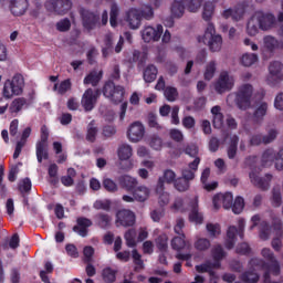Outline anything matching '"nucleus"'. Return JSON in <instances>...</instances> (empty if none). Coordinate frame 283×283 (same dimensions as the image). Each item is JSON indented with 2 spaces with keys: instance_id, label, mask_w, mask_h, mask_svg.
<instances>
[{
  "instance_id": "nucleus-1",
  "label": "nucleus",
  "mask_w": 283,
  "mask_h": 283,
  "mask_svg": "<svg viewBox=\"0 0 283 283\" xmlns=\"http://www.w3.org/2000/svg\"><path fill=\"white\" fill-rule=\"evenodd\" d=\"M261 255L264 260H268L269 263L264 262L262 259L254 258L250 260L249 266L253 269V271H258V269L266 271L263 275V282L271 283V274L280 275V262H277L275 254L269 248H263L261 250Z\"/></svg>"
},
{
  "instance_id": "nucleus-2",
  "label": "nucleus",
  "mask_w": 283,
  "mask_h": 283,
  "mask_svg": "<svg viewBox=\"0 0 283 283\" xmlns=\"http://www.w3.org/2000/svg\"><path fill=\"white\" fill-rule=\"evenodd\" d=\"M253 85L242 84L237 93H231L227 97L228 105H233L235 101L239 109H249L251 107V101H253Z\"/></svg>"
},
{
  "instance_id": "nucleus-3",
  "label": "nucleus",
  "mask_w": 283,
  "mask_h": 283,
  "mask_svg": "<svg viewBox=\"0 0 283 283\" xmlns=\"http://www.w3.org/2000/svg\"><path fill=\"white\" fill-rule=\"evenodd\" d=\"M24 88L25 80L23 78V75L15 74L12 76V78H9L4 82L2 88V96L7 99L14 98V96H21Z\"/></svg>"
},
{
  "instance_id": "nucleus-4",
  "label": "nucleus",
  "mask_w": 283,
  "mask_h": 283,
  "mask_svg": "<svg viewBox=\"0 0 283 283\" xmlns=\"http://www.w3.org/2000/svg\"><path fill=\"white\" fill-rule=\"evenodd\" d=\"M198 42L208 45L210 52H220L222 50V35L216 33L213 23H208L203 36H199Z\"/></svg>"
},
{
  "instance_id": "nucleus-5",
  "label": "nucleus",
  "mask_w": 283,
  "mask_h": 283,
  "mask_svg": "<svg viewBox=\"0 0 283 283\" xmlns=\"http://www.w3.org/2000/svg\"><path fill=\"white\" fill-rule=\"evenodd\" d=\"M224 255L226 253L222 245H216L212 249V258L214 263L206 262L200 265H196L197 273H209L210 275H213V269H220V260H222Z\"/></svg>"
},
{
  "instance_id": "nucleus-6",
  "label": "nucleus",
  "mask_w": 283,
  "mask_h": 283,
  "mask_svg": "<svg viewBox=\"0 0 283 283\" xmlns=\"http://www.w3.org/2000/svg\"><path fill=\"white\" fill-rule=\"evenodd\" d=\"M247 224V221H244V219H239L238 221V228H235V226H231L228 228L227 231V238H226V248L228 249H233V247H235V242H237V237L239 235V238H244V227Z\"/></svg>"
},
{
  "instance_id": "nucleus-7",
  "label": "nucleus",
  "mask_w": 283,
  "mask_h": 283,
  "mask_svg": "<svg viewBox=\"0 0 283 283\" xmlns=\"http://www.w3.org/2000/svg\"><path fill=\"white\" fill-rule=\"evenodd\" d=\"M103 94L105 98L112 101V103H123L125 98V87L114 84V82H108L104 85Z\"/></svg>"
},
{
  "instance_id": "nucleus-8",
  "label": "nucleus",
  "mask_w": 283,
  "mask_h": 283,
  "mask_svg": "<svg viewBox=\"0 0 283 283\" xmlns=\"http://www.w3.org/2000/svg\"><path fill=\"white\" fill-rule=\"evenodd\" d=\"M44 8H46L48 12L63 17L72 10V0H46Z\"/></svg>"
},
{
  "instance_id": "nucleus-9",
  "label": "nucleus",
  "mask_w": 283,
  "mask_h": 283,
  "mask_svg": "<svg viewBox=\"0 0 283 283\" xmlns=\"http://www.w3.org/2000/svg\"><path fill=\"white\" fill-rule=\"evenodd\" d=\"M235 85V77L229 74V72H221L218 80L214 83V90L218 94H224V92H231V88Z\"/></svg>"
},
{
  "instance_id": "nucleus-10",
  "label": "nucleus",
  "mask_w": 283,
  "mask_h": 283,
  "mask_svg": "<svg viewBox=\"0 0 283 283\" xmlns=\"http://www.w3.org/2000/svg\"><path fill=\"white\" fill-rule=\"evenodd\" d=\"M250 182L261 189L262 191H269L271 188V180H273V175L265 174L263 177L260 176V172L251 170L249 174Z\"/></svg>"
},
{
  "instance_id": "nucleus-11",
  "label": "nucleus",
  "mask_w": 283,
  "mask_h": 283,
  "mask_svg": "<svg viewBox=\"0 0 283 283\" xmlns=\"http://www.w3.org/2000/svg\"><path fill=\"white\" fill-rule=\"evenodd\" d=\"M163 24L146 25L140 31L142 39L145 43H151L156 41H160V36H163Z\"/></svg>"
},
{
  "instance_id": "nucleus-12",
  "label": "nucleus",
  "mask_w": 283,
  "mask_h": 283,
  "mask_svg": "<svg viewBox=\"0 0 283 283\" xmlns=\"http://www.w3.org/2000/svg\"><path fill=\"white\" fill-rule=\"evenodd\" d=\"M101 96L99 90L87 88L82 95L81 105L85 112H92L94 107H96V103H98V98Z\"/></svg>"
},
{
  "instance_id": "nucleus-13",
  "label": "nucleus",
  "mask_w": 283,
  "mask_h": 283,
  "mask_svg": "<svg viewBox=\"0 0 283 283\" xmlns=\"http://www.w3.org/2000/svg\"><path fill=\"white\" fill-rule=\"evenodd\" d=\"M50 133L46 126L41 127V140L36 143V158L39 163L48 160V138Z\"/></svg>"
},
{
  "instance_id": "nucleus-14",
  "label": "nucleus",
  "mask_w": 283,
  "mask_h": 283,
  "mask_svg": "<svg viewBox=\"0 0 283 283\" xmlns=\"http://www.w3.org/2000/svg\"><path fill=\"white\" fill-rule=\"evenodd\" d=\"M126 136L129 143H140L145 138V125L140 122L132 123L127 128Z\"/></svg>"
},
{
  "instance_id": "nucleus-15",
  "label": "nucleus",
  "mask_w": 283,
  "mask_h": 283,
  "mask_svg": "<svg viewBox=\"0 0 283 283\" xmlns=\"http://www.w3.org/2000/svg\"><path fill=\"white\" fill-rule=\"evenodd\" d=\"M282 63L274 61L269 66V75L266 77V83L268 85H277V83H282Z\"/></svg>"
},
{
  "instance_id": "nucleus-16",
  "label": "nucleus",
  "mask_w": 283,
  "mask_h": 283,
  "mask_svg": "<svg viewBox=\"0 0 283 283\" xmlns=\"http://www.w3.org/2000/svg\"><path fill=\"white\" fill-rule=\"evenodd\" d=\"M256 20L259 21V28L260 30H263V32H266L269 30H273L275 28V15L272 13H264L263 11H256L254 12Z\"/></svg>"
},
{
  "instance_id": "nucleus-17",
  "label": "nucleus",
  "mask_w": 283,
  "mask_h": 283,
  "mask_svg": "<svg viewBox=\"0 0 283 283\" xmlns=\"http://www.w3.org/2000/svg\"><path fill=\"white\" fill-rule=\"evenodd\" d=\"M115 222L117 227H134L136 224V214L127 209L119 210L116 213Z\"/></svg>"
},
{
  "instance_id": "nucleus-18",
  "label": "nucleus",
  "mask_w": 283,
  "mask_h": 283,
  "mask_svg": "<svg viewBox=\"0 0 283 283\" xmlns=\"http://www.w3.org/2000/svg\"><path fill=\"white\" fill-rule=\"evenodd\" d=\"M213 208L220 209V207H223V209H231L233 207V193L226 192V193H217L213 199Z\"/></svg>"
},
{
  "instance_id": "nucleus-19",
  "label": "nucleus",
  "mask_w": 283,
  "mask_h": 283,
  "mask_svg": "<svg viewBox=\"0 0 283 283\" xmlns=\"http://www.w3.org/2000/svg\"><path fill=\"white\" fill-rule=\"evenodd\" d=\"M272 227L276 233V238L272 240V248L274 251H280L282 249V235H283V222L280 217H274L272 219Z\"/></svg>"
},
{
  "instance_id": "nucleus-20",
  "label": "nucleus",
  "mask_w": 283,
  "mask_h": 283,
  "mask_svg": "<svg viewBox=\"0 0 283 283\" xmlns=\"http://www.w3.org/2000/svg\"><path fill=\"white\" fill-rule=\"evenodd\" d=\"M125 21L130 30H138L143 21L140 18V10L130 8L128 11H126Z\"/></svg>"
},
{
  "instance_id": "nucleus-21",
  "label": "nucleus",
  "mask_w": 283,
  "mask_h": 283,
  "mask_svg": "<svg viewBox=\"0 0 283 283\" xmlns=\"http://www.w3.org/2000/svg\"><path fill=\"white\" fill-rule=\"evenodd\" d=\"M80 13L84 28L86 30H94L96 28V23H98V15L87 9H81Z\"/></svg>"
},
{
  "instance_id": "nucleus-22",
  "label": "nucleus",
  "mask_w": 283,
  "mask_h": 283,
  "mask_svg": "<svg viewBox=\"0 0 283 283\" xmlns=\"http://www.w3.org/2000/svg\"><path fill=\"white\" fill-rule=\"evenodd\" d=\"M9 8L13 17H23L28 12L30 3L28 0H10Z\"/></svg>"
},
{
  "instance_id": "nucleus-23",
  "label": "nucleus",
  "mask_w": 283,
  "mask_h": 283,
  "mask_svg": "<svg viewBox=\"0 0 283 283\" xmlns=\"http://www.w3.org/2000/svg\"><path fill=\"white\" fill-rule=\"evenodd\" d=\"M245 12H247V4L241 3V4H238L234 9H226L222 12V17L223 19H233L234 21H240V19L244 17Z\"/></svg>"
},
{
  "instance_id": "nucleus-24",
  "label": "nucleus",
  "mask_w": 283,
  "mask_h": 283,
  "mask_svg": "<svg viewBox=\"0 0 283 283\" xmlns=\"http://www.w3.org/2000/svg\"><path fill=\"white\" fill-rule=\"evenodd\" d=\"M200 165V157H196L192 163L181 169V178L191 182L196 178V171Z\"/></svg>"
},
{
  "instance_id": "nucleus-25",
  "label": "nucleus",
  "mask_w": 283,
  "mask_h": 283,
  "mask_svg": "<svg viewBox=\"0 0 283 283\" xmlns=\"http://www.w3.org/2000/svg\"><path fill=\"white\" fill-rule=\"evenodd\" d=\"M176 172L171 169L164 170V174L161 177L158 178L157 181V191H163L165 189V182L167 185L176 184Z\"/></svg>"
},
{
  "instance_id": "nucleus-26",
  "label": "nucleus",
  "mask_w": 283,
  "mask_h": 283,
  "mask_svg": "<svg viewBox=\"0 0 283 283\" xmlns=\"http://www.w3.org/2000/svg\"><path fill=\"white\" fill-rule=\"evenodd\" d=\"M189 220H190V222H193L195 224H202V222L205 220L202 212L198 211V197H195L190 201Z\"/></svg>"
},
{
  "instance_id": "nucleus-27",
  "label": "nucleus",
  "mask_w": 283,
  "mask_h": 283,
  "mask_svg": "<svg viewBox=\"0 0 283 283\" xmlns=\"http://www.w3.org/2000/svg\"><path fill=\"white\" fill-rule=\"evenodd\" d=\"M263 48L268 52H276V50H283V40H277L272 35H265L263 38Z\"/></svg>"
},
{
  "instance_id": "nucleus-28",
  "label": "nucleus",
  "mask_w": 283,
  "mask_h": 283,
  "mask_svg": "<svg viewBox=\"0 0 283 283\" xmlns=\"http://www.w3.org/2000/svg\"><path fill=\"white\" fill-rule=\"evenodd\" d=\"M276 149L274 148H266L263 150L260 159V165L262 167H273L275 166V156H276Z\"/></svg>"
},
{
  "instance_id": "nucleus-29",
  "label": "nucleus",
  "mask_w": 283,
  "mask_h": 283,
  "mask_svg": "<svg viewBox=\"0 0 283 283\" xmlns=\"http://www.w3.org/2000/svg\"><path fill=\"white\" fill-rule=\"evenodd\" d=\"M133 196H135L136 202H145L149 200L151 196V189L145 185L135 187L133 190Z\"/></svg>"
},
{
  "instance_id": "nucleus-30",
  "label": "nucleus",
  "mask_w": 283,
  "mask_h": 283,
  "mask_svg": "<svg viewBox=\"0 0 283 283\" xmlns=\"http://www.w3.org/2000/svg\"><path fill=\"white\" fill-rule=\"evenodd\" d=\"M92 227V220L85 218V217H80L77 218V226L73 228V231L75 233L80 234L81 238H86L87 237V229Z\"/></svg>"
},
{
  "instance_id": "nucleus-31",
  "label": "nucleus",
  "mask_w": 283,
  "mask_h": 283,
  "mask_svg": "<svg viewBox=\"0 0 283 283\" xmlns=\"http://www.w3.org/2000/svg\"><path fill=\"white\" fill-rule=\"evenodd\" d=\"M266 112H269V103L258 102L253 112L254 123H262V120H264V116H266Z\"/></svg>"
},
{
  "instance_id": "nucleus-32",
  "label": "nucleus",
  "mask_w": 283,
  "mask_h": 283,
  "mask_svg": "<svg viewBox=\"0 0 283 283\" xmlns=\"http://www.w3.org/2000/svg\"><path fill=\"white\" fill-rule=\"evenodd\" d=\"M31 134H32V128H30V127H27L22 132L21 139L17 143L15 150L13 153L14 160H17V158H19V156H21V151H22L23 147H25V143H28V138H30Z\"/></svg>"
},
{
  "instance_id": "nucleus-33",
  "label": "nucleus",
  "mask_w": 283,
  "mask_h": 283,
  "mask_svg": "<svg viewBox=\"0 0 283 283\" xmlns=\"http://www.w3.org/2000/svg\"><path fill=\"white\" fill-rule=\"evenodd\" d=\"M222 108L220 106H214L211 108V114H212V123L213 127L216 129H222L224 127V115H222Z\"/></svg>"
},
{
  "instance_id": "nucleus-34",
  "label": "nucleus",
  "mask_w": 283,
  "mask_h": 283,
  "mask_svg": "<svg viewBox=\"0 0 283 283\" xmlns=\"http://www.w3.org/2000/svg\"><path fill=\"white\" fill-rule=\"evenodd\" d=\"M119 185L123 187V189H126V191H134V188L138 187V179L124 175L119 177Z\"/></svg>"
},
{
  "instance_id": "nucleus-35",
  "label": "nucleus",
  "mask_w": 283,
  "mask_h": 283,
  "mask_svg": "<svg viewBox=\"0 0 283 283\" xmlns=\"http://www.w3.org/2000/svg\"><path fill=\"white\" fill-rule=\"evenodd\" d=\"M117 156L119 160H129L134 156V148L129 144H122L117 148Z\"/></svg>"
},
{
  "instance_id": "nucleus-36",
  "label": "nucleus",
  "mask_w": 283,
  "mask_h": 283,
  "mask_svg": "<svg viewBox=\"0 0 283 283\" xmlns=\"http://www.w3.org/2000/svg\"><path fill=\"white\" fill-rule=\"evenodd\" d=\"M187 0H175L171 4L170 12L175 19H180L185 14V2Z\"/></svg>"
},
{
  "instance_id": "nucleus-37",
  "label": "nucleus",
  "mask_w": 283,
  "mask_h": 283,
  "mask_svg": "<svg viewBox=\"0 0 283 283\" xmlns=\"http://www.w3.org/2000/svg\"><path fill=\"white\" fill-rule=\"evenodd\" d=\"M112 52H114V35L112 33H107L104 38L102 54L105 59H107Z\"/></svg>"
},
{
  "instance_id": "nucleus-38",
  "label": "nucleus",
  "mask_w": 283,
  "mask_h": 283,
  "mask_svg": "<svg viewBox=\"0 0 283 283\" xmlns=\"http://www.w3.org/2000/svg\"><path fill=\"white\" fill-rule=\"evenodd\" d=\"M259 32H260V22L254 13L248 21L247 34H249V36H255Z\"/></svg>"
},
{
  "instance_id": "nucleus-39",
  "label": "nucleus",
  "mask_w": 283,
  "mask_h": 283,
  "mask_svg": "<svg viewBox=\"0 0 283 283\" xmlns=\"http://www.w3.org/2000/svg\"><path fill=\"white\" fill-rule=\"evenodd\" d=\"M155 244L159 253H167L169 251V237L166 233L160 234L155 239Z\"/></svg>"
},
{
  "instance_id": "nucleus-40",
  "label": "nucleus",
  "mask_w": 283,
  "mask_h": 283,
  "mask_svg": "<svg viewBox=\"0 0 283 283\" xmlns=\"http://www.w3.org/2000/svg\"><path fill=\"white\" fill-rule=\"evenodd\" d=\"M101 78H103V71H99V72L92 71L84 78V85H93V87H96V85H98V83L101 82Z\"/></svg>"
},
{
  "instance_id": "nucleus-41",
  "label": "nucleus",
  "mask_w": 283,
  "mask_h": 283,
  "mask_svg": "<svg viewBox=\"0 0 283 283\" xmlns=\"http://www.w3.org/2000/svg\"><path fill=\"white\" fill-rule=\"evenodd\" d=\"M148 145L155 151H160L165 147V142H163V137L155 134L148 138Z\"/></svg>"
},
{
  "instance_id": "nucleus-42",
  "label": "nucleus",
  "mask_w": 283,
  "mask_h": 283,
  "mask_svg": "<svg viewBox=\"0 0 283 283\" xmlns=\"http://www.w3.org/2000/svg\"><path fill=\"white\" fill-rule=\"evenodd\" d=\"M156 76H158V69L151 64L146 66L144 71V81L146 83H154V81H156Z\"/></svg>"
},
{
  "instance_id": "nucleus-43",
  "label": "nucleus",
  "mask_w": 283,
  "mask_h": 283,
  "mask_svg": "<svg viewBox=\"0 0 283 283\" xmlns=\"http://www.w3.org/2000/svg\"><path fill=\"white\" fill-rule=\"evenodd\" d=\"M72 90V82L70 80H64L61 83H55L53 86V92H56L57 94H66V92H70Z\"/></svg>"
},
{
  "instance_id": "nucleus-44",
  "label": "nucleus",
  "mask_w": 283,
  "mask_h": 283,
  "mask_svg": "<svg viewBox=\"0 0 283 283\" xmlns=\"http://www.w3.org/2000/svg\"><path fill=\"white\" fill-rule=\"evenodd\" d=\"M240 142V137L238 135H232L230 137V145L228 147V158L233 159L238 154V143Z\"/></svg>"
},
{
  "instance_id": "nucleus-45",
  "label": "nucleus",
  "mask_w": 283,
  "mask_h": 283,
  "mask_svg": "<svg viewBox=\"0 0 283 283\" xmlns=\"http://www.w3.org/2000/svg\"><path fill=\"white\" fill-rule=\"evenodd\" d=\"M27 101L23 97H18L13 99L9 106L10 114H19L21 109H23V106L25 105Z\"/></svg>"
},
{
  "instance_id": "nucleus-46",
  "label": "nucleus",
  "mask_w": 283,
  "mask_h": 283,
  "mask_svg": "<svg viewBox=\"0 0 283 283\" xmlns=\"http://www.w3.org/2000/svg\"><path fill=\"white\" fill-rule=\"evenodd\" d=\"M259 238L261 240H269V238H271V227L269 226V222L261 221L259 223Z\"/></svg>"
},
{
  "instance_id": "nucleus-47",
  "label": "nucleus",
  "mask_w": 283,
  "mask_h": 283,
  "mask_svg": "<svg viewBox=\"0 0 283 283\" xmlns=\"http://www.w3.org/2000/svg\"><path fill=\"white\" fill-rule=\"evenodd\" d=\"M258 63V54L255 53H244L241 56V64H243L244 67H251V65H255Z\"/></svg>"
},
{
  "instance_id": "nucleus-48",
  "label": "nucleus",
  "mask_w": 283,
  "mask_h": 283,
  "mask_svg": "<svg viewBox=\"0 0 283 283\" xmlns=\"http://www.w3.org/2000/svg\"><path fill=\"white\" fill-rule=\"evenodd\" d=\"M216 10V6L213 2L208 1L203 4V10H202V19L205 21H211V17H213V11Z\"/></svg>"
},
{
  "instance_id": "nucleus-49",
  "label": "nucleus",
  "mask_w": 283,
  "mask_h": 283,
  "mask_svg": "<svg viewBox=\"0 0 283 283\" xmlns=\"http://www.w3.org/2000/svg\"><path fill=\"white\" fill-rule=\"evenodd\" d=\"M95 218L97 227H101V229H107L112 224V217L109 214L98 213Z\"/></svg>"
},
{
  "instance_id": "nucleus-50",
  "label": "nucleus",
  "mask_w": 283,
  "mask_h": 283,
  "mask_svg": "<svg viewBox=\"0 0 283 283\" xmlns=\"http://www.w3.org/2000/svg\"><path fill=\"white\" fill-rule=\"evenodd\" d=\"M207 233L209 238L214 239L222 233V229L218 223H207L206 226Z\"/></svg>"
},
{
  "instance_id": "nucleus-51",
  "label": "nucleus",
  "mask_w": 283,
  "mask_h": 283,
  "mask_svg": "<svg viewBox=\"0 0 283 283\" xmlns=\"http://www.w3.org/2000/svg\"><path fill=\"white\" fill-rule=\"evenodd\" d=\"M120 12V9L118 8V4L112 3L111 4V18H109V23L112 28H116L118 25V14Z\"/></svg>"
},
{
  "instance_id": "nucleus-52",
  "label": "nucleus",
  "mask_w": 283,
  "mask_h": 283,
  "mask_svg": "<svg viewBox=\"0 0 283 283\" xmlns=\"http://www.w3.org/2000/svg\"><path fill=\"white\" fill-rule=\"evenodd\" d=\"M102 277L104 282H107V283L116 282V270L112 268H105L102 271Z\"/></svg>"
},
{
  "instance_id": "nucleus-53",
  "label": "nucleus",
  "mask_w": 283,
  "mask_h": 283,
  "mask_svg": "<svg viewBox=\"0 0 283 283\" xmlns=\"http://www.w3.org/2000/svg\"><path fill=\"white\" fill-rule=\"evenodd\" d=\"M138 10L142 20L151 21L154 19V8L151 6H144Z\"/></svg>"
},
{
  "instance_id": "nucleus-54",
  "label": "nucleus",
  "mask_w": 283,
  "mask_h": 283,
  "mask_svg": "<svg viewBox=\"0 0 283 283\" xmlns=\"http://www.w3.org/2000/svg\"><path fill=\"white\" fill-rule=\"evenodd\" d=\"M190 182L188 179L184 177H179L175 180V189L177 191H189Z\"/></svg>"
},
{
  "instance_id": "nucleus-55",
  "label": "nucleus",
  "mask_w": 283,
  "mask_h": 283,
  "mask_svg": "<svg viewBox=\"0 0 283 283\" xmlns=\"http://www.w3.org/2000/svg\"><path fill=\"white\" fill-rule=\"evenodd\" d=\"M211 248V241L207 238H198L195 242V249L197 251H207Z\"/></svg>"
},
{
  "instance_id": "nucleus-56",
  "label": "nucleus",
  "mask_w": 283,
  "mask_h": 283,
  "mask_svg": "<svg viewBox=\"0 0 283 283\" xmlns=\"http://www.w3.org/2000/svg\"><path fill=\"white\" fill-rule=\"evenodd\" d=\"M155 192L158 195V203L160 207H167V205H169V192L165 191V189L158 191V186H156Z\"/></svg>"
},
{
  "instance_id": "nucleus-57",
  "label": "nucleus",
  "mask_w": 283,
  "mask_h": 283,
  "mask_svg": "<svg viewBox=\"0 0 283 283\" xmlns=\"http://www.w3.org/2000/svg\"><path fill=\"white\" fill-rule=\"evenodd\" d=\"M271 206L275 209L282 207V192L280 189H273L272 191V198H271Z\"/></svg>"
},
{
  "instance_id": "nucleus-58",
  "label": "nucleus",
  "mask_w": 283,
  "mask_h": 283,
  "mask_svg": "<svg viewBox=\"0 0 283 283\" xmlns=\"http://www.w3.org/2000/svg\"><path fill=\"white\" fill-rule=\"evenodd\" d=\"M241 280L245 283H256L260 280V274L256 272L248 271L241 275Z\"/></svg>"
},
{
  "instance_id": "nucleus-59",
  "label": "nucleus",
  "mask_w": 283,
  "mask_h": 283,
  "mask_svg": "<svg viewBox=\"0 0 283 283\" xmlns=\"http://www.w3.org/2000/svg\"><path fill=\"white\" fill-rule=\"evenodd\" d=\"M103 187L109 193H116V191H118V185L115 184V181L112 180L111 178H104L103 179Z\"/></svg>"
},
{
  "instance_id": "nucleus-60",
  "label": "nucleus",
  "mask_w": 283,
  "mask_h": 283,
  "mask_svg": "<svg viewBox=\"0 0 283 283\" xmlns=\"http://www.w3.org/2000/svg\"><path fill=\"white\" fill-rule=\"evenodd\" d=\"M277 129L270 128L266 135H263V145H271L277 138Z\"/></svg>"
},
{
  "instance_id": "nucleus-61",
  "label": "nucleus",
  "mask_w": 283,
  "mask_h": 283,
  "mask_svg": "<svg viewBox=\"0 0 283 283\" xmlns=\"http://www.w3.org/2000/svg\"><path fill=\"white\" fill-rule=\"evenodd\" d=\"M124 238L126 240L127 247H130V248L136 247V230L135 229L128 230L125 233Z\"/></svg>"
},
{
  "instance_id": "nucleus-62",
  "label": "nucleus",
  "mask_w": 283,
  "mask_h": 283,
  "mask_svg": "<svg viewBox=\"0 0 283 283\" xmlns=\"http://www.w3.org/2000/svg\"><path fill=\"white\" fill-rule=\"evenodd\" d=\"M171 247L175 251H181V249H185V234H182L181 237H175L171 240Z\"/></svg>"
},
{
  "instance_id": "nucleus-63",
  "label": "nucleus",
  "mask_w": 283,
  "mask_h": 283,
  "mask_svg": "<svg viewBox=\"0 0 283 283\" xmlns=\"http://www.w3.org/2000/svg\"><path fill=\"white\" fill-rule=\"evenodd\" d=\"M216 61H211L207 64L205 71L206 81H211V78H213V76L216 75Z\"/></svg>"
},
{
  "instance_id": "nucleus-64",
  "label": "nucleus",
  "mask_w": 283,
  "mask_h": 283,
  "mask_svg": "<svg viewBox=\"0 0 283 283\" xmlns=\"http://www.w3.org/2000/svg\"><path fill=\"white\" fill-rule=\"evenodd\" d=\"M274 169H276V171H283V147L276 151Z\"/></svg>"
}]
</instances>
